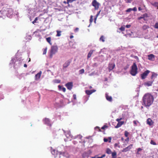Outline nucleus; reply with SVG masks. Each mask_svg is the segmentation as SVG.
Returning <instances> with one entry per match:
<instances>
[{
  "label": "nucleus",
  "instance_id": "obj_1",
  "mask_svg": "<svg viewBox=\"0 0 158 158\" xmlns=\"http://www.w3.org/2000/svg\"><path fill=\"white\" fill-rule=\"evenodd\" d=\"M154 100V98L153 95L150 93H146L143 97L142 104L146 107H149L152 104Z\"/></svg>",
  "mask_w": 158,
  "mask_h": 158
},
{
  "label": "nucleus",
  "instance_id": "obj_2",
  "mask_svg": "<svg viewBox=\"0 0 158 158\" xmlns=\"http://www.w3.org/2000/svg\"><path fill=\"white\" fill-rule=\"evenodd\" d=\"M138 68L135 63H134L131 66L130 73L133 76H135L138 73Z\"/></svg>",
  "mask_w": 158,
  "mask_h": 158
},
{
  "label": "nucleus",
  "instance_id": "obj_3",
  "mask_svg": "<svg viewBox=\"0 0 158 158\" xmlns=\"http://www.w3.org/2000/svg\"><path fill=\"white\" fill-rule=\"evenodd\" d=\"M58 49V48L57 46H53L51 47L49 55L50 58H52L53 55L57 52Z\"/></svg>",
  "mask_w": 158,
  "mask_h": 158
},
{
  "label": "nucleus",
  "instance_id": "obj_4",
  "mask_svg": "<svg viewBox=\"0 0 158 158\" xmlns=\"http://www.w3.org/2000/svg\"><path fill=\"white\" fill-rule=\"evenodd\" d=\"M92 5L94 7L95 10H98L100 4L99 2H97L96 0H93L92 3Z\"/></svg>",
  "mask_w": 158,
  "mask_h": 158
},
{
  "label": "nucleus",
  "instance_id": "obj_5",
  "mask_svg": "<svg viewBox=\"0 0 158 158\" xmlns=\"http://www.w3.org/2000/svg\"><path fill=\"white\" fill-rule=\"evenodd\" d=\"M150 71L149 70H147L145 71L143 73L140 75L141 78L142 79H145L148 75Z\"/></svg>",
  "mask_w": 158,
  "mask_h": 158
},
{
  "label": "nucleus",
  "instance_id": "obj_6",
  "mask_svg": "<svg viewBox=\"0 0 158 158\" xmlns=\"http://www.w3.org/2000/svg\"><path fill=\"white\" fill-rule=\"evenodd\" d=\"M72 61L71 60H67L63 64V69H64L67 68L70 64Z\"/></svg>",
  "mask_w": 158,
  "mask_h": 158
},
{
  "label": "nucleus",
  "instance_id": "obj_7",
  "mask_svg": "<svg viewBox=\"0 0 158 158\" xmlns=\"http://www.w3.org/2000/svg\"><path fill=\"white\" fill-rule=\"evenodd\" d=\"M65 86L68 89L71 90L73 86V83L72 82H69L65 85Z\"/></svg>",
  "mask_w": 158,
  "mask_h": 158
},
{
  "label": "nucleus",
  "instance_id": "obj_8",
  "mask_svg": "<svg viewBox=\"0 0 158 158\" xmlns=\"http://www.w3.org/2000/svg\"><path fill=\"white\" fill-rule=\"evenodd\" d=\"M43 121L45 124L50 127L51 126L50 121L49 118H45L43 120Z\"/></svg>",
  "mask_w": 158,
  "mask_h": 158
},
{
  "label": "nucleus",
  "instance_id": "obj_9",
  "mask_svg": "<svg viewBox=\"0 0 158 158\" xmlns=\"http://www.w3.org/2000/svg\"><path fill=\"white\" fill-rule=\"evenodd\" d=\"M133 145L131 144L122 150V152H126L130 150L132 147Z\"/></svg>",
  "mask_w": 158,
  "mask_h": 158
},
{
  "label": "nucleus",
  "instance_id": "obj_10",
  "mask_svg": "<svg viewBox=\"0 0 158 158\" xmlns=\"http://www.w3.org/2000/svg\"><path fill=\"white\" fill-rule=\"evenodd\" d=\"M65 135L67 138L70 139V140H71V139L73 137V136L71 134V132L70 131H67L66 132H65Z\"/></svg>",
  "mask_w": 158,
  "mask_h": 158
},
{
  "label": "nucleus",
  "instance_id": "obj_11",
  "mask_svg": "<svg viewBox=\"0 0 158 158\" xmlns=\"http://www.w3.org/2000/svg\"><path fill=\"white\" fill-rule=\"evenodd\" d=\"M148 59L149 60L152 61H153L154 60L155 56V55H154L153 54H151L148 55Z\"/></svg>",
  "mask_w": 158,
  "mask_h": 158
},
{
  "label": "nucleus",
  "instance_id": "obj_12",
  "mask_svg": "<svg viewBox=\"0 0 158 158\" xmlns=\"http://www.w3.org/2000/svg\"><path fill=\"white\" fill-rule=\"evenodd\" d=\"M115 67V64H110L109 65L108 68L109 71L113 70Z\"/></svg>",
  "mask_w": 158,
  "mask_h": 158
},
{
  "label": "nucleus",
  "instance_id": "obj_13",
  "mask_svg": "<svg viewBox=\"0 0 158 158\" xmlns=\"http://www.w3.org/2000/svg\"><path fill=\"white\" fill-rule=\"evenodd\" d=\"M154 80H152L151 81H148L145 82L144 83V85L145 86H151L152 85Z\"/></svg>",
  "mask_w": 158,
  "mask_h": 158
},
{
  "label": "nucleus",
  "instance_id": "obj_14",
  "mask_svg": "<svg viewBox=\"0 0 158 158\" xmlns=\"http://www.w3.org/2000/svg\"><path fill=\"white\" fill-rule=\"evenodd\" d=\"M96 90L95 89H92L91 90H86L85 91V93L88 95H90L93 93L95 92Z\"/></svg>",
  "mask_w": 158,
  "mask_h": 158
},
{
  "label": "nucleus",
  "instance_id": "obj_15",
  "mask_svg": "<svg viewBox=\"0 0 158 158\" xmlns=\"http://www.w3.org/2000/svg\"><path fill=\"white\" fill-rule=\"evenodd\" d=\"M147 124L151 126L154 123L153 122L150 118H148L147 120Z\"/></svg>",
  "mask_w": 158,
  "mask_h": 158
},
{
  "label": "nucleus",
  "instance_id": "obj_16",
  "mask_svg": "<svg viewBox=\"0 0 158 158\" xmlns=\"http://www.w3.org/2000/svg\"><path fill=\"white\" fill-rule=\"evenodd\" d=\"M148 14L147 13H145L143 14L141 16L139 17L138 18V20H140L141 19H143L144 17H148Z\"/></svg>",
  "mask_w": 158,
  "mask_h": 158
},
{
  "label": "nucleus",
  "instance_id": "obj_17",
  "mask_svg": "<svg viewBox=\"0 0 158 158\" xmlns=\"http://www.w3.org/2000/svg\"><path fill=\"white\" fill-rule=\"evenodd\" d=\"M106 99L109 102H111L112 100V98L111 96H109L108 94H106Z\"/></svg>",
  "mask_w": 158,
  "mask_h": 158
},
{
  "label": "nucleus",
  "instance_id": "obj_18",
  "mask_svg": "<svg viewBox=\"0 0 158 158\" xmlns=\"http://www.w3.org/2000/svg\"><path fill=\"white\" fill-rule=\"evenodd\" d=\"M41 72L40 71V72L37 73L35 75V79L36 80H38L41 77Z\"/></svg>",
  "mask_w": 158,
  "mask_h": 158
},
{
  "label": "nucleus",
  "instance_id": "obj_19",
  "mask_svg": "<svg viewBox=\"0 0 158 158\" xmlns=\"http://www.w3.org/2000/svg\"><path fill=\"white\" fill-rule=\"evenodd\" d=\"M124 123V121H121L120 122L118 123L117 125L115 127L116 128H118L120 127Z\"/></svg>",
  "mask_w": 158,
  "mask_h": 158
},
{
  "label": "nucleus",
  "instance_id": "obj_20",
  "mask_svg": "<svg viewBox=\"0 0 158 158\" xmlns=\"http://www.w3.org/2000/svg\"><path fill=\"white\" fill-rule=\"evenodd\" d=\"M94 51V50H91L89 52L87 56V58L88 59L91 57Z\"/></svg>",
  "mask_w": 158,
  "mask_h": 158
},
{
  "label": "nucleus",
  "instance_id": "obj_21",
  "mask_svg": "<svg viewBox=\"0 0 158 158\" xmlns=\"http://www.w3.org/2000/svg\"><path fill=\"white\" fill-rule=\"evenodd\" d=\"M149 28V27L148 25H144L142 27V29L143 30L145 31L147 29Z\"/></svg>",
  "mask_w": 158,
  "mask_h": 158
},
{
  "label": "nucleus",
  "instance_id": "obj_22",
  "mask_svg": "<svg viewBox=\"0 0 158 158\" xmlns=\"http://www.w3.org/2000/svg\"><path fill=\"white\" fill-rule=\"evenodd\" d=\"M111 154L112 158H116L117 157V153L116 152L114 151L111 153Z\"/></svg>",
  "mask_w": 158,
  "mask_h": 158
},
{
  "label": "nucleus",
  "instance_id": "obj_23",
  "mask_svg": "<svg viewBox=\"0 0 158 158\" xmlns=\"http://www.w3.org/2000/svg\"><path fill=\"white\" fill-rule=\"evenodd\" d=\"M46 40L50 44L52 45V44L51 43V37H48L46 39Z\"/></svg>",
  "mask_w": 158,
  "mask_h": 158
},
{
  "label": "nucleus",
  "instance_id": "obj_24",
  "mask_svg": "<svg viewBox=\"0 0 158 158\" xmlns=\"http://www.w3.org/2000/svg\"><path fill=\"white\" fill-rule=\"evenodd\" d=\"M56 32H57V34L56 35V36H60L61 35V33L62 32V31H59V30H57L56 31Z\"/></svg>",
  "mask_w": 158,
  "mask_h": 158
},
{
  "label": "nucleus",
  "instance_id": "obj_25",
  "mask_svg": "<svg viewBox=\"0 0 158 158\" xmlns=\"http://www.w3.org/2000/svg\"><path fill=\"white\" fill-rule=\"evenodd\" d=\"M151 4L155 7H157V8H158V2H155L154 3H151Z\"/></svg>",
  "mask_w": 158,
  "mask_h": 158
},
{
  "label": "nucleus",
  "instance_id": "obj_26",
  "mask_svg": "<svg viewBox=\"0 0 158 158\" xmlns=\"http://www.w3.org/2000/svg\"><path fill=\"white\" fill-rule=\"evenodd\" d=\"M157 76V74L156 73H153L151 77V78L152 80L153 79L154 77L156 78V77Z\"/></svg>",
  "mask_w": 158,
  "mask_h": 158
},
{
  "label": "nucleus",
  "instance_id": "obj_27",
  "mask_svg": "<svg viewBox=\"0 0 158 158\" xmlns=\"http://www.w3.org/2000/svg\"><path fill=\"white\" fill-rule=\"evenodd\" d=\"M106 153L108 154H111L112 153L111 150L109 148H107L106 150Z\"/></svg>",
  "mask_w": 158,
  "mask_h": 158
},
{
  "label": "nucleus",
  "instance_id": "obj_28",
  "mask_svg": "<svg viewBox=\"0 0 158 158\" xmlns=\"http://www.w3.org/2000/svg\"><path fill=\"white\" fill-rule=\"evenodd\" d=\"M105 37L104 36L102 35L100 38V40L102 41V42H104L105 40Z\"/></svg>",
  "mask_w": 158,
  "mask_h": 158
},
{
  "label": "nucleus",
  "instance_id": "obj_29",
  "mask_svg": "<svg viewBox=\"0 0 158 158\" xmlns=\"http://www.w3.org/2000/svg\"><path fill=\"white\" fill-rule=\"evenodd\" d=\"M85 70L84 69H82L79 71V73L80 74H82L84 73Z\"/></svg>",
  "mask_w": 158,
  "mask_h": 158
},
{
  "label": "nucleus",
  "instance_id": "obj_30",
  "mask_svg": "<svg viewBox=\"0 0 158 158\" xmlns=\"http://www.w3.org/2000/svg\"><path fill=\"white\" fill-rule=\"evenodd\" d=\"M150 143L151 144L153 145H156V144L153 140H151L150 141Z\"/></svg>",
  "mask_w": 158,
  "mask_h": 158
},
{
  "label": "nucleus",
  "instance_id": "obj_31",
  "mask_svg": "<svg viewBox=\"0 0 158 158\" xmlns=\"http://www.w3.org/2000/svg\"><path fill=\"white\" fill-rule=\"evenodd\" d=\"M47 48L46 47L45 48H44L43 49V54L44 55L47 52Z\"/></svg>",
  "mask_w": 158,
  "mask_h": 158
},
{
  "label": "nucleus",
  "instance_id": "obj_32",
  "mask_svg": "<svg viewBox=\"0 0 158 158\" xmlns=\"http://www.w3.org/2000/svg\"><path fill=\"white\" fill-rule=\"evenodd\" d=\"M129 134V132H128L127 131H125L124 135L126 137H128V135Z\"/></svg>",
  "mask_w": 158,
  "mask_h": 158
},
{
  "label": "nucleus",
  "instance_id": "obj_33",
  "mask_svg": "<svg viewBox=\"0 0 158 158\" xmlns=\"http://www.w3.org/2000/svg\"><path fill=\"white\" fill-rule=\"evenodd\" d=\"M76 0H67V3L69 4V3H72L73 1H75Z\"/></svg>",
  "mask_w": 158,
  "mask_h": 158
},
{
  "label": "nucleus",
  "instance_id": "obj_34",
  "mask_svg": "<svg viewBox=\"0 0 158 158\" xmlns=\"http://www.w3.org/2000/svg\"><path fill=\"white\" fill-rule=\"evenodd\" d=\"M93 16L92 15H91L90 16V18L89 19V21H90V23H91L93 21Z\"/></svg>",
  "mask_w": 158,
  "mask_h": 158
},
{
  "label": "nucleus",
  "instance_id": "obj_35",
  "mask_svg": "<svg viewBox=\"0 0 158 158\" xmlns=\"http://www.w3.org/2000/svg\"><path fill=\"white\" fill-rule=\"evenodd\" d=\"M119 143H115L114 144V146L115 147H118V148H120V146L119 145Z\"/></svg>",
  "mask_w": 158,
  "mask_h": 158
},
{
  "label": "nucleus",
  "instance_id": "obj_36",
  "mask_svg": "<svg viewBox=\"0 0 158 158\" xmlns=\"http://www.w3.org/2000/svg\"><path fill=\"white\" fill-rule=\"evenodd\" d=\"M38 17H36L35 18V20L32 21V23L33 24H34L36 22V21L38 20Z\"/></svg>",
  "mask_w": 158,
  "mask_h": 158
},
{
  "label": "nucleus",
  "instance_id": "obj_37",
  "mask_svg": "<svg viewBox=\"0 0 158 158\" xmlns=\"http://www.w3.org/2000/svg\"><path fill=\"white\" fill-rule=\"evenodd\" d=\"M132 11V8H129L128 9L126 10V12H130V11Z\"/></svg>",
  "mask_w": 158,
  "mask_h": 158
},
{
  "label": "nucleus",
  "instance_id": "obj_38",
  "mask_svg": "<svg viewBox=\"0 0 158 158\" xmlns=\"http://www.w3.org/2000/svg\"><path fill=\"white\" fill-rule=\"evenodd\" d=\"M119 29L122 31H123L125 30V27L123 26H122Z\"/></svg>",
  "mask_w": 158,
  "mask_h": 158
},
{
  "label": "nucleus",
  "instance_id": "obj_39",
  "mask_svg": "<svg viewBox=\"0 0 158 158\" xmlns=\"http://www.w3.org/2000/svg\"><path fill=\"white\" fill-rule=\"evenodd\" d=\"M134 58H135V59L136 60L138 61L139 62V58L137 56H134Z\"/></svg>",
  "mask_w": 158,
  "mask_h": 158
},
{
  "label": "nucleus",
  "instance_id": "obj_40",
  "mask_svg": "<svg viewBox=\"0 0 158 158\" xmlns=\"http://www.w3.org/2000/svg\"><path fill=\"white\" fill-rule=\"evenodd\" d=\"M154 27L158 29V23H155Z\"/></svg>",
  "mask_w": 158,
  "mask_h": 158
},
{
  "label": "nucleus",
  "instance_id": "obj_41",
  "mask_svg": "<svg viewBox=\"0 0 158 158\" xmlns=\"http://www.w3.org/2000/svg\"><path fill=\"white\" fill-rule=\"evenodd\" d=\"M55 82L56 83H60V80H55Z\"/></svg>",
  "mask_w": 158,
  "mask_h": 158
},
{
  "label": "nucleus",
  "instance_id": "obj_42",
  "mask_svg": "<svg viewBox=\"0 0 158 158\" xmlns=\"http://www.w3.org/2000/svg\"><path fill=\"white\" fill-rule=\"evenodd\" d=\"M79 31V28L78 27L76 28L74 30V31L75 32H77Z\"/></svg>",
  "mask_w": 158,
  "mask_h": 158
},
{
  "label": "nucleus",
  "instance_id": "obj_43",
  "mask_svg": "<svg viewBox=\"0 0 158 158\" xmlns=\"http://www.w3.org/2000/svg\"><path fill=\"white\" fill-rule=\"evenodd\" d=\"M106 156L105 154H103L102 155V156L101 157H97V158H103V157H105Z\"/></svg>",
  "mask_w": 158,
  "mask_h": 158
},
{
  "label": "nucleus",
  "instance_id": "obj_44",
  "mask_svg": "<svg viewBox=\"0 0 158 158\" xmlns=\"http://www.w3.org/2000/svg\"><path fill=\"white\" fill-rule=\"evenodd\" d=\"M142 150V149L140 148H139L138 149H137V154H139L138 153V152H140V151H141V150Z\"/></svg>",
  "mask_w": 158,
  "mask_h": 158
},
{
  "label": "nucleus",
  "instance_id": "obj_45",
  "mask_svg": "<svg viewBox=\"0 0 158 158\" xmlns=\"http://www.w3.org/2000/svg\"><path fill=\"white\" fill-rule=\"evenodd\" d=\"M73 97L74 100H76L77 99V97L76 94H74L73 95Z\"/></svg>",
  "mask_w": 158,
  "mask_h": 158
},
{
  "label": "nucleus",
  "instance_id": "obj_46",
  "mask_svg": "<svg viewBox=\"0 0 158 158\" xmlns=\"http://www.w3.org/2000/svg\"><path fill=\"white\" fill-rule=\"evenodd\" d=\"M137 10V9L136 7H134L133 9H132V10H133L134 11H136Z\"/></svg>",
  "mask_w": 158,
  "mask_h": 158
},
{
  "label": "nucleus",
  "instance_id": "obj_47",
  "mask_svg": "<svg viewBox=\"0 0 158 158\" xmlns=\"http://www.w3.org/2000/svg\"><path fill=\"white\" fill-rule=\"evenodd\" d=\"M61 89L64 92H65L66 91V89L64 87H62Z\"/></svg>",
  "mask_w": 158,
  "mask_h": 158
},
{
  "label": "nucleus",
  "instance_id": "obj_48",
  "mask_svg": "<svg viewBox=\"0 0 158 158\" xmlns=\"http://www.w3.org/2000/svg\"><path fill=\"white\" fill-rule=\"evenodd\" d=\"M58 88L60 90H61L62 88V86L60 85H59L58 86Z\"/></svg>",
  "mask_w": 158,
  "mask_h": 158
},
{
  "label": "nucleus",
  "instance_id": "obj_49",
  "mask_svg": "<svg viewBox=\"0 0 158 158\" xmlns=\"http://www.w3.org/2000/svg\"><path fill=\"white\" fill-rule=\"evenodd\" d=\"M77 137L79 138L80 139H81L82 138V136L81 135H79L77 136Z\"/></svg>",
  "mask_w": 158,
  "mask_h": 158
},
{
  "label": "nucleus",
  "instance_id": "obj_50",
  "mask_svg": "<svg viewBox=\"0 0 158 158\" xmlns=\"http://www.w3.org/2000/svg\"><path fill=\"white\" fill-rule=\"evenodd\" d=\"M103 140L104 142H106L108 141V139L106 138H104Z\"/></svg>",
  "mask_w": 158,
  "mask_h": 158
},
{
  "label": "nucleus",
  "instance_id": "obj_51",
  "mask_svg": "<svg viewBox=\"0 0 158 158\" xmlns=\"http://www.w3.org/2000/svg\"><path fill=\"white\" fill-rule=\"evenodd\" d=\"M107 127V126L106 125H104L102 127L101 129H104L105 128Z\"/></svg>",
  "mask_w": 158,
  "mask_h": 158
},
{
  "label": "nucleus",
  "instance_id": "obj_52",
  "mask_svg": "<svg viewBox=\"0 0 158 158\" xmlns=\"http://www.w3.org/2000/svg\"><path fill=\"white\" fill-rule=\"evenodd\" d=\"M95 128L96 129H98V131H101V129H100V128H99V127H96Z\"/></svg>",
  "mask_w": 158,
  "mask_h": 158
},
{
  "label": "nucleus",
  "instance_id": "obj_53",
  "mask_svg": "<svg viewBox=\"0 0 158 158\" xmlns=\"http://www.w3.org/2000/svg\"><path fill=\"white\" fill-rule=\"evenodd\" d=\"M131 26V25H126V27L127 28H130Z\"/></svg>",
  "mask_w": 158,
  "mask_h": 158
},
{
  "label": "nucleus",
  "instance_id": "obj_54",
  "mask_svg": "<svg viewBox=\"0 0 158 158\" xmlns=\"http://www.w3.org/2000/svg\"><path fill=\"white\" fill-rule=\"evenodd\" d=\"M108 139H109V142L110 143L111 142V137H109Z\"/></svg>",
  "mask_w": 158,
  "mask_h": 158
},
{
  "label": "nucleus",
  "instance_id": "obj_55",
  "mask_svg": "<svg viewBox=\"0 0 158 158\" xmlns=\"http://www.w3.org/2000/svg\"><path fill=\"white\" fill-rule=\"evenodd\" d=\"M100 11H101L100 10V11H99L98 13H97V14L96 15V17H97V16H98L99 15Z\"/></svg>",
  "mask_w": 158,
  "mask_h": 158
},
{
  "label": "nucleus",
  "instance_id": "obj_56",
  "mask_svg": "<svg viewBox=\"0 0 158 158\" xmlns=\"http://www.w3.org/2000/svg\"><path fill=\"white\" fill-rule=\"evenodd\" d=\"M116 120L118 122H118H120L121 121H120V120H119V119L118 118H117V119H116Z\"/></svg>",
  "mask_w": 158,
  "mask_h": 158
},
{
  "label": "nucleus",
  "instance_id": "obj_57",
  "mask_svg": "<svg viewBox=\"0 0 158 158\" xmlns=\"http://www.w3.org/2000/svg\"><path fill=\"white\" fill-rule=\"evenodd\" d=\"M97 156H98L97 155H96L94 157H91V158H97V157H98Z\"/></svg>",
  "mask_w": 158,
  "mask_h": 158
},
{
  "label": "nucleus",
  "instance_id": "obj_58",
  "mask_svg": "<svg viewBox=\"0 0 158 158\" xmlns=\"http://www.w3.org/2000/svg\"><path fill=\"white\" fill-rule=\"evenodd\" d=\"M129 140V138L128 137H127V138L126 139H125V141H128Z\"/></svg>",
  "mask_w": 158,
  "mask_h": 158
},
{
  "label": "nucleus",
  "instance_id": "obj_59",
  "mask_svg": "<svg viewBox=\"0 0 158 158\" xmlns=\"http://www.w3.org/2000/svg\"><path fill=\"white\" fill-rule=\"evenodd\" d=\"M133 123L135 125H136V124H137L136 122V121H133Z\"/></svg>",
  "mask_w": 158,
  "mask_h": 158
},
{
  "label": "nucleus",
  "instance_id": "obj_60",
  "mask_svg": "<svg viewBox=\"0 0 158 158\" xmlns=\"http://www.w3.org/2000/svg\"><path fill=\"white\" fill-rule=\"evenodd\" d=\"M138 10L139 11H140L142 10V9H141V8L139 7L138 8Z\"/></svg>",
  "mask_w": 158,
  "mask_h": 158
},
{
  "label": "nucleus",
  "instance_id": "obj_61",
  "mask_svg": "<svg viewBox=\"0 0 158 158\" xmlns=\"http://www.w3.org/2000/svg\"><path fill=\"white\" fill-rule=\"evenodd\" d=\"M73 37H73V35H71V36H70V39H72L73 38Z\"/></svg>",
  "mask_w": 158,
  "mask_h": 158
},
{
  "label": "nucleus",
  "instance_id": "obj_62",
  "mask_svg": "<svg viewBox=\"0 0 158 158\" xmlns=\"http://www.w3.org/2000/svg\"><path fill=\"white\" fill-rule=\"evenodd\" d=\"M24 67H27V65L26 64H24Z\"/></svg>",
  "mask_w": 158,
  "mask_h": 158
},
{
  "label": "nucleus",
  "instance_id": "obj_63",
  "mask_svg": "<svg viewBox=\"0 0 158 158\" xmlns=\"http://www.w3.org/2000/svg\"><path fill=\"white\" fill-rule=\"evenodd\" d=\"M12 11V9H9L8 11Z\"/></svg>",
  "mask_w": 158,
  "mask_h": 158
},
{
  "label": "nucleus",
  "instance_id": "obj_64",
  "mask_svg": "<svg viewBox=\"0 0 158 158\" xmlns=\"http://www.w3.org/2000/svg\"><path fill=\"white\" fill-rule=\"evenodd\" d=\"M128 2H131L130 0H127Z\"/></svg>",
  "mask_w": 158,
  "mask_h": 158
}]
</instances>
